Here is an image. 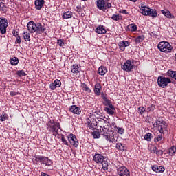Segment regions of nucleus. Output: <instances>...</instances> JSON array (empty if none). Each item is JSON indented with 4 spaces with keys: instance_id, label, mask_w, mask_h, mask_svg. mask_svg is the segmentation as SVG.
I'll list each match as a JSON object with an SVG mask.
<instances>
[{
    "instance_id": "f257e3e1",
    "label": "nucleus",
    "mask_w": 176,
    "mask_h": 176,
    "mask_svg": "<svg viewBox=\"0 0 176 176\" xmlns=\"http://www.w3.org/2000/svg\"><path fill=\"white\" fill-rule=\"evenodd\" d=\"M101 131L102 135L104 138L109 142H112V144H116L118 141V138L115 137L112 130L109 129V126H103Z\"/></svg>"
},
{
    "instance_id": "f03ea898",
    "label": "nucleus",
    "mask_w": 176,
    "mask_h": 176,
    "mask_svg": "<svg viewBox=\"0 0 176 176\" xmlns=\"http://www.w3.org/2000/svg\"><path fill=\"white\" fill-rule=\"evenodd\" d=\"M93 159L98 164H102V170L104 171L108 170V167H109V162H108L107 158H105L102 155L98 153L95 154Z\"/></svg>"
},
{
    "instance_id": "7ed1b4c3",
    "label": "nucleus",
    "mask_w": 176,
    "mask_h": 176,
    "mask_svg": "<svg viewBox=\"0 0 176 176\" xmlns=\"http://www.w3.org/2000/svg\"><path fill=\"white\" fill-rule=\"evenodd\" d=\"M155 129H157L161 134H164L165 131H167V127L168 124L166 121L163 120V118H159L158 120L153 124Z\"/></svg>"
},
{
    "instance_id": "20e7f679",
    "label": "nucleus",
    "mask_w": 176,
    "mask_h": 176,
    "mask_svg": "<svg viewBox=\"0 0 176 176\" xmlns=\"http://www.w3.org/2000/svg\"><path fill=\"white\" fill-rule=\"evenodd\" d=\"M46 124L47 126L48 131L52 133V135H54V137H57V135L58 134V129H60V123L50 120Z\"/></svg>"
},
{
    "instance_id": "39448f33",
    "label": "nucleus",
    "mask_w": 176,
    "mask_h": 176,
    "mask_svg": "<svg viewBox=\"0 0 176 176\" xmlns=\"http://www.w3.org/2000/svg\"><path fill=\"white\" fill-rule=\"evenodd\" d=\"M140 9L142 10V14L143 16H150V17H153V19L157 17V11L156 9H152L145 6H141Z\"/></svg>"
},
{
    "instance_id": "423d86ee",
    "label": "nucleus",
    "mask_w": 176,
    "mask_h": 176,
    "mask_svg": "<svg viewBox=\"0 0 176 176\" xmlns=\"http://www.w3.org/2000/svg\"><path fill=\"white\" fill-rule=\"evenodd\" d=\"M157 47L160 52L162 53H171L173 52V45L168 41H161L158 43Z\"/></svg>"
},
{
    "instance_id": "0eeeda50",
    "label": "nucleus",
    "mask_w": 176,
    "mask_h": 176,
    "mask_svg": "<svg viewBox=\"0 0 176 176\" xmlns=\"http://www.w3.org/2000/svg\"><path fill=\"white\" fill-rule=\"evenodd\" d=\"M96 8L99 9V10H102V12H105L107 9H109V8H112V3H106L105 0H96Z\"/></svg>"
},
{
    "instance_id": "6e6552de",
    "label": "nucleus",
    "mask_w": 176,
    "mask_h": 176,
    "mask_svg": "<svg viewBox=\"0 0 176 176\" xmlns=\"http://www.w3.org/2000/svg\"><path fill=\"white\" fill-rule=\"evenodd\" d=\"M168 83H171V79L168 77L159 76L157 78V84L160 87L166 89L168 85Z\"/></svg>"
},
{
    "instance_id": "1a4fd4ad",
    "label": "nucleus",
    "mask_w": 176,
    "mask_h": 176,
    "mask_svg": "<svg viewBox=\"0 0 176 176\" xmlns=\"http://www.w3.org/2000/svg\"><path fill=\"white\" fill-rule=\"evenodd\" d=\"M35 162H39L41 164H45V166H52L53 162L47 157H43L41 155L34 156Z\"/></svg>"
},
{
    "instance_id": "9d476101",
    "label": "nucleus",
    "mask_w": 176,
    "mask_h": 176,
    "mask_svg": "<svg viewBox=\"0 0 176 176\" xmlns=\"http://www.w3.org/2000/svg\"><path fill=\"white\" fill-rule=\"evenodd\" d=\"M100 94L102 100L106 104V107H105L104 111H111V109L115 111V107L112 104V103H111V100L108 99V97H107V94H104V92H100Z\"/></svg>"
},
{
    "instance_id": "9b49d317",
    "label": "nucleus",
    "mask_w": 176,
    "mask_h": 176,
    "mask_svg": "<svg viewBox=\"0 0 176 176\" xmlns=\"http://www.w3.org/2000/svg\"><path fill=\"white\" fill-rule=\"evenodd\" d=\"M8 25L9 23H8V19L5 17H0V32L2 35L6 34Z\"/></svg>"
},
{
    "instance_id": "f8f14e48",
    "label": "nucleus",
    "mask_w": 176,
    "mask_h": 176,
    "mask_svg": "<svg viewBox=\"0 0 176 176\" xmlns=\"http://www.w3.org/2000/svg\"><path fill=\"white\" fill-rule=\"evenodd\" d=\"M121 68L126 72H130L135 68V65L131 63V60H126L124 64L121 65Z\"/></svg>"
},
{
    "instance_id": "ddd939ff",
    "label": "nucleus",
    "mask_w": 176,
    "mask_h": 176,
    "mask_svg": "<svg viewBox=\"0 0 176 176\" xmlns=\"http://www.w3.org/2000/svg\"><path fill=\"white\" fill-rule=\"evenodd\" d=\"M68 141L72 146H74V148H78L79 146V142H78V138H76V136L74 134H69L67 137Z\"/></svg>"
},
{
    "instance_id": "4468645a",
    "label": "nucleus",
    "mask_w": 176,
    "mask_h": 176,
    "mask_svg": "<svg viewBox=\"0 0 176 176\" xmlns=\"http://www.w3.org/2000/svg\"><path fill=\"white\" fill-rule=\"evenodd\" d=\"M119 176H130V170L126 166H120L117 169Z\"/></svg>"
},
{
    "instance_id": "2eb2a0df",
    "label": "nucleus",
    "mask_w": 176,
    "mask_h": 176,
    "mask_svg": "<svg viewBox=\"0 0 176 176\" xmlns=\"http://www.w3.org/2000/svg\"><path fill=\"white\" fill-rule=\"evenodd\" d=\"M45 30L46 27L45 25H42V23L39 22L36 23L35 32H37V34H43Z\"/></svg>"
},
{
    "instance_id": "dca6fc26",
    "label": "nucleus",
    "mask_w": 176,
    "mask_h": 176,
    "mask_svg": "<svg viewBox=\"0 0 176 176\" xmlns=\"http://www.w3.org/2000/svg\"><path fill=\"white\" fill-rule=\"evenodd\" d=\"M28 30L30 34H34L35 32L36 23L34 21H30L27 24Z\"/></svg>"
},
{
    "instance_id": "f3484780",
    "label": "nucleus",
    "mask_w": 176,
    "mask_h": 176,
    "mask_svg": "<svg viewBox=\"0 0 176 176\" xmlns=\"http://www.w3.org/2000/svg\"><path fill=\"white\" fill-rule=\"evenodd\" d=\"M57 87H61V81L58 79H56L50 85V89H51V90H56Z\"/></svg>"
},
{
    "instance_id": "a211bd4d",
    "label": "nucleus",
    "mask_w": 176,
    "mask_h": 176,
    "mask_svg": "<svg viewBox=\"0 0 176 176\" xmlns=\"http://www.w3.org/2000/svg\"><path fill=\"white\" fill-rule=\"evenodd\" d=\"M12 34L15 36V38H16L15 45H20L21 43V36H20L19 32L16 31V30H12Z\"/></svg>"
},
{
    "instance_id": "6ab92c4d",
    "label": "nucleus",
    "mask_w": 176,
    "mask_h": 176,
    "mask_svg": "<svg viewBox=\"0 0 176 176\" xmlns=\"http://www.w3.org/2000/svg\"><path fill=\"white\" fill-rule=\"evenodd\" d=\"M34 5L36 10H41L43 8V5H45V0H35Z\"/></svg>"
},
{
    "instance_id": "aec40b11",
    "label": "nucleus",
    "mask_w": 176,
    "mask_h": 176,
    "mask_svg": "<svg viewBox=\"0 0 176 176\" xmlns=\"http://www.w3.org/2000/svg\"><path fill=\"white\" fill-rule=\"evenodd\" d=\"M102 90V87L100 83H96L95 85L94 91L96 96H100L101 94V91Z\"/></svg>"
},
{
    "instance_id": "412c9836",
    "label": "nucleus",
    "mask_w": 176,
    "mask_h": 176,
    "mask_svg": "<svg viewBox=\"0 0 176 176\" xmlns=\"http://www.w3.org/2000/svg\"><path fill=\"white\" fill-rule=\"evenodd\" d=\"M118 46L122 52H124V50H126V48L124 47H127V46H130V42L120 41L118 43Z\"/></svg>"
},
{
    "instance_id": "4be33fe9",
    "label": "nucleus",
    "mask_w": 176,
    "mask_h": 176,
    "mask_svg": "<svg viewBox=\"0 0 176 176\" xmlns=\"http://www.w3.org/2000/svg\"><path fill=\"white\" fill-rule=\"evenodd\" d=\"M81 69H82L80 67V65L74 64L71 67V70H72V74H79V72H80Z\"/></svg>"
},
{
    "instance_id": "5701e85b",
    "label": "nucleus",
    "mask_w": 176,
    "mask_h": 176,
    "mask_svg": "<svg viewBox=\"0 0 176 176\" xmlns=\"http://www.w3.org/2000/svg\"><path fill=\"white\" fill-rule=\"evenodd\" d=\"M152 170H153V171H155V173H164V171L166 170V169L164 168V166H157V165L153 166Z\"/></svg>"
},
{
    "instance_id": "b1692460",
    "label": "nucleus",
    "mask_w": 176,
    "mask_h": 176,
    "mask_svg": "<svg viewBox=\"0 0 176 176\" xmlns=\"http://www.w3.org/2000/svg\"><path fill=\"white\" fill-rule=\"evenodd\" d=\"M96 34H100L101 35L107 34V30L104 28V25H99L95 30Z\"/></svg>"
},
{
    "instance_id": "393cba45",
    "label": "nucleus",
    "mask_w": 176,
    "mask_h": 176,
    "mask_svg": "<svg viewBox=\"0 0 176 176\" xmlns=\"http://www.w3.org/2000/svg\"><path fill=\"white\" fill-rule=\"evenodd\" d=\"M137 30H138V28H137V25H135V23L129 24L126 27V31H130L131 32H135V31H137Z\"/></svg>"
},
{
    "instance_id": "a878e982",
    "label": "nucleus",
    "mask_w": 176,
    "mask_h": 176,
    "mask_svg": "<svg viewBox=\"0 0 176 176\" xmlns=\"http://www.w3.org/2000/svg\"><path fill=\"white\" fill-rule=\"evenodd\" d=\"M162 14L167 17L168 19H175L174 14H171V12L167 10H164L161 11Z\"/></svg>"
},
{
    "instance_id": "bb28decb",
    "label": "nucleus",
    "mask_w": 176,
    "mask_h": 176,
    "mask_svg": "<svg viewBox=\"0 0 176 176\" xmlns=\"http://www.w3.org/2000/svg\"><path fill=\"white\" fill-rule=\"evenodd\" d=\"M111 19L114 21H120V20L123 19V16L120 14H114L112 15Z\"/></svg>"
},
{
    "instance_id": "cd10ccee",
    "label": "nucleus",
    "mask_w": 176,
    "mask_h": 176,
    "mask_svg": "<svg viewBox=\"0 0 176 176\" xmlns=\"http://www.w3.org/2000/svg\"><path fill=\"white\" fill-rule=\"evenodd\" d=\"M4 1L0 2V12L2 13H6L8 12V7L5 5Z\"/></svg>"
},
{
    "instance_id": "c85d7f7f",
    "label": "nucleus",
    "mask_w": 176,
    "mask_h": 176,
    "mask_svg": "<svg viewBox=\"0 0 176 176\" xmlns=\"http://www.w3.org/2000/svg\"><path fill=\"white\" fill-rule=\"evenodd\" d=\"M108 70H107V67L104 66H101L98 68V74L99 75H101L102 76H104L105 74H107Z\"/></svg>"
},
{
    "instance_id": "c756f323",
    "label": "nucleus",
    "mask_w": 176,
    "mask_h": 176,
    "mask_svg": "<svg viewBox=\"0 0 176 176\" xmlns=\"http://www.w3.org/2000/svg\"><path fill=\"white\" fill-rule=\"evenodd\" d=\"M167 76L169 78H173V79H175V80H176V71H173L171 69L168 70Z\"/></svg>"
},
{
    "instance_id": "7c9ffc66",
    "label": "nucleus",
    "mask_w": 176,
    "mask_h": 176,
    "mask_svg": "<svg viewBox=\"0 0 176 176\" xmlns=\"http://www.w3.org/2000/svg\"><path fill=\"white\" fill-rule=\"evenodd\" d=\"M72 16H73V13L72 12H70V11H67L65 12L63 15V17L67 20L68 19H72Z\"/></svg>"
},
{
    "instance_id": "2f4dec72",
    "label": "nucleus",
    "mask_w": 176,
    "mask_h": 176,
    "mask_svg": "<svg viewBox=\"0 0 176 176\" xmlns=\"http://www.w3.org/2000/svg\"><path fill=\"white\" fill-rule=\"evenodd\" d=\"M144 39H145V36L144 35L138 36L135 38V43H141V42H143Z\"/></svg>"
},
{
    "instance_id": "473e14b6",
    "label": "nucleus",
    "mask_w": 176,
    "mask_h": 176,
    "mask_svg": "<svg viewBox=\"0 0 176 176\" xmlns=\"http://www.w3.org/2000/svg\"><path fill=\"white\" fill-rule=\"evenodd\" d=\"M81 87H82V90H84L85 91H87V93H91V89H90V88H89V87L87 86V85L86 83H82L81 85Z\"/></svg>"
},
{
    "instance_id": "72a5a7b5",
    "label": "nucleus",
    "mask_w": 176,
    "mask_h": 176,
    "mask_svg": "<svg viewBox=\"0 0 176 176\" xmlns=\"http://www.w3.org/2000/svg\"><path fill=\"white\" fill-rule=\"evenodd\" d=\"M10 64H11V65H17V64H19V58L14 57V58H11Z\"/></svg>"
},
{
    "instance_id": "f704fd0d",
    "label": "nucleus",
    "mask_w": 176,
    "mask_h": 176,
    "mask_svg": "<svg viewBox=\"0 0 176 176\" xmlns=\"http://www.w3.org/2000/svg\"><path fill=\"white\" fill-rule=\"evenodd\" d=\"M116 148L118 149V151H124V149H126V147L124 146V144L117 143Z\"/></svg>"
},
{
    "instance_id": "c9c22d12",
    "label": "nucleus",
    "mask_w": 176,
    "mask_h": 176,
    "mask_svg": "<svg viewBox=\"0 0 176 176\" xmlns=\"http://www.w3.org/2000/svg\"><path fill=\"white\" fill-rule=\"evenodd\" d=\"M17 76H19V78H21V76H27V74L24 70H18L16 72Z\"/></svg>"
},
{
    "instance_id": "e433bc0d",
    "label": "nucleus",
    "mask_w": 176,
    "mask_h": 176,
    "mask_svg": "<svg viewBox=\"0 0 176 176\" xmlns=\"http://www.w3.org/2000/svg\"><path fill=\"white\" fill-rule=\"evenodd\" d=\"M57 45H58L60 47H63V46H65V43H64V39H58Z\"/></svg>"
},
{
    "instance_id": "4c0bfd02",
    "label": "nucleus",
    "mask_w": 176,
    "mask_h": 176,
    "mask_svg": "<svg viewBox=\"0 0 176 176\" xmlns=\"http://www.w3.org/2000/svg\"><path fill=\"white\" fill-rule=\"evenodd\" d=\"M94 138H100V131H95L92 133Z\"/></svg>"
},
{
    "instance_id": "58836bf2",
    "label": "nucleus",
    "mask_w": 176,
    "mask_h": 176,
    "mask_svg": "<svg viewBox=\"0 0 176 176\" xmlns=\"http://www.w3.org/2000/svg\"><path fill=\"white\" fill-rule=\"evenodd\" d=\"M23 39L25 42H28L31 41V36H30V34H25V33H24Z\"/></svg>"
},
{
    "instance_id": "ea45409f",
    "label": "nucleus",
    "mask_w": 176,
    "mask_h": 176,
    "mask_svg": "<svg viewBox=\"0 0 176 176\" xmlns=\"http://www.w3.org/2000/svg\"><path fill=\"white\" fill-rule=\"evenodd\" d=\"M8 114H3L0 116V120L1 122H5V120H8Z\"/></svg>"
},
{
    "instance_id": "a19ab883",
    "label": "nucleus",
    "mask_w": 176,
    "mask_h": 176,
    "mask_svg": "<svg viewBox=\"0 0 176 176\" xmlns=\"http://www.w3.org/2000/svg\"><path fill=\"white\" fill-rule=\"evenodd\" d=\"M144 140H146V141H151V140H152V133H148L144 135Z\"/></svg>"
},
{
    "instance_id": "79ce46f5",
    "label": "nucleus",
    "mask_w": 176,
    "mask_h": 176,
    "mask_svg": "<svg viewBox=\"0 0 176 176\" xmlns=\"http://www.w3.org/2000/svg\"><path fill=\"white\" fill-rule=\"evenodd\" d=\"M87 127H88L89 130H93V129H94V124H93V123L91 121H87Z\"/></svg>"
},
{
    "instance_id": "37998d69",
    "label": "nucleus",
    "mask_w": 176,
    "mask_h": 176,
    "mask_svg": "<svg viewBox=\"0 0 176 176\" xmlns=\"http://www.w3.org/2000/svg\"><path fill=\"white\" fill-rule=\"evenodd\" d=\"M163 139V135L160 134V135H158L157 136V138H155L154 139V142H159V141H160L161 140Z\"/></svg>"
},
{
    "instance_id": "c03bdc74",
    "label": "nucleus",
    "mask_w": 176,
    "mask_h": 176,
    "mask_svg": "<svg viewBox=\"0 0 176 176\" xmlns=\"http://www.w3.org/2000/svg\"><path fill=\"white\" fill-rule=\"evenodd\" d=\"M176 152V146H173L171 148H169V153H171L172 155H174Z\"/></svg>"
},
{
    "instance_id": "a18cd8bd",
    "label": "nucleus",
    "mask_w": 176,
    "mask_h": 176,
    "mask_svg": "<svg viewBox=\"0 0 176 176\" xmlns=\"http://www.w3.org/2000/svg\"><path fill=\"white\" fill-rule=\"evenodd\" d=\"M69 111H80V109L76 107V105H73L70 107Z\"/></svg>"
},
{
    "instance_id": "49530a36",
    "label": "nucleus",
    "mask_w": 176,
    "mask_h": 176,
    "mask_svg": "<svg viewBox=\"0 0 176 176\" xmlns=\"http://www.w3.org/2000/svg\"><path fill=\"white\" fill-rule=\"evenodd\" d=\"M61 141L62 142H63L65 145L68 146V142L67 141V139H65V137L64 136V135H61Z\"/></svg>"
},
{
    "instance_id": "de8ad7c7",
    "label": "nucleus",
    "mask_w": 176,
    "mask_h": 176,
    "mask_svg": "<svg viewBox=\"0 0 176 176\" xmlns=\"http://www.w3.org/2000/svg\"><path fill=\"white\" fill-rule=\"evenodd\" d=\"M118 134H123L124 133V129L120 127H116Z\"/></svg>"
},
{
    "instance_id": "09e8293b",
    "label": "nucleus",
    "mask_w": 176,
    "mask_h": 176,
    "mask_svg": "<svg viewBox=\"0 0 176 176\" xmlns=\"http://www.w3.org/2000/svg\"><path fill=\"white\" fill-rule=\"evenodd\" d=\"M19 94H21L20 92H16V91H10V96L11 97H14V96H17Z\"/></svg>"
},
{
    "instance_id": "8fccbe9b",
    "label": "nucleus",
    "mask_w": 176,
    "mask_h": 176,
    "mask_svg": "<svg viewBox=\"0 0 176 176\" xmlns=\"http://www.w3.org/2000/svg\"><path fill=\"white\" fill-rule=\"evenodd\" d=\"M148 111H155V109H156V106L154 104H151L148 107Z\"/></svg>"
},
{
    "instance_id": "3c124183",
    "label": "nucleus",
    "mask_w": 176,
    "mask_h": 176,
    "mask_svg": "<svg viewBox=\"0 0 176 176\" xmlns=\"http://www.w3.org/2000/svg\"><path fill=\"white\" fill-rule=\"evenodd\" d=\"M157 148L156 146H153L151 148V153H157Z\"/></svg>"
},
{
    "instance_id": "603ef678",
    "label": "nucleus",
    "mask_w": 176,
    "mask_h": 176,
    "mask_svg": "<svg viewBox=\"0 0 176 176\" xmlns=\"http://www.w3.org/2000/svg\"><path fill=\"white\" fill-rule=\"evenodd\" d=\"M119 13H122V14H129V12L126 10H120Z\"/></svg>"
},
{
    "instance_id": "864d4df0",
    "label": "nucleus",
    "mask_w": 176,
    "mask_h": 176,
    "mask_svg": "<svg viewBox=\"0 0 176 176\" xmlns=\"http://www.w3.org/2000/svg\"><path fill=\"white\" fill-rule=\"evenodd\" d=\"M156 155H157V156H162V155H163V151H162V150H157Z\"/></svg>"
},
{
    "instance_id": "5fc2aeb1",
    "label": "nucleus",
    "mask_w": 176,
    "mask_h": 176,
    "mask_svg": "<svg viewBox=\"0 0 176 176\" xmlns=\"http://www.w3.org/2000/svg\"><path fill=\"white\" fill-rule=\"evenodd\" d=\"M74 115H80L81 111H72Z\"/></svg>"
},
{
    "instance_id": "6e6d98bb",
    "label": "nucleus",
    "mask_w": 176,
    "mask_h": 176,
    "mask_svg": "<svg viewBox=\"0 0 176 176\" xmlns=\"http://www.w3.org/2000/svg\"><path fill=\"white\" fill-rule=\"evenodd\" d=\"M76 9H77V10H76V12H80V10H82V6H78L76 7Z\"/></svg>"
},
{
    "instance_id": "4d7b16f0",
    "label": "nucleus",
    "mask_w": 176,
    "mask_h": 176,
    "mask_svg": "<svg viewBox=\"0 0 176 176\" xmlns=\"http://www.w3.org/2000/svg\"><path fill=\"white\" fill-rule=\"evenodd\" d=\"M107 113H108V115H114L115 114V111H107Z\"/></svg>"
},
{
    "instance_id": "13d9d810",
    "label": "nucleus",
    "mask_w": 176,
    "mask_h": 176,
    "mask_svg": "<svg viewBox=\"0 0 176 176\" xmlns=\"http://www.w3.org/2000/svg\"><path fill=\"white\" fill-rule=\"evenodd\" d=\"M131 1V2H137L138 0H129Z\"/></svg>"
},
{
    "instance_id": "bf43d9fd",
    "label": "nucleus",
    "mask_w": 176,
    "mask_h": 176,
    "mask_svg": "<svg viewBox=\"0 0 176 176\" xmlns=\"http://www.w3.org/2000/svg\"><path fill=\"white\" fill-rule=\"evenodd\" d=\"M140 115H142V113H144V111H140Z\"/></svg>"
},
{
    "instance_id": "052dcab7",
    "label": "nucleus",
    "mask_w": 176,
    "mask_h": 176,
    "mask_svg": "<svg viewBox=\"0 0 176 176\" xmlns=\"http://www.w3.org/2000/svg\"><path fill=\"white\" fill-rule=\"evenodd\" d=\"M0 1H1V2H5V0H0Z\"/></svg>"
},
{
    "instance_id": "680f3d73",
    "label": "nucleus",
    "mask_w": 176,
    "mask_h": 176,
    "mask_svg": "<svg viewBox=\"0 0 176 176\" xmlns=\"http://www.w3.org/2000/svg\"><path fill=\"white\" fill-rule=\"evenodd\" d=\"M138 109H139V111H140V110L141 109V107H139Z\"/></svg>"
}]
</instances>
